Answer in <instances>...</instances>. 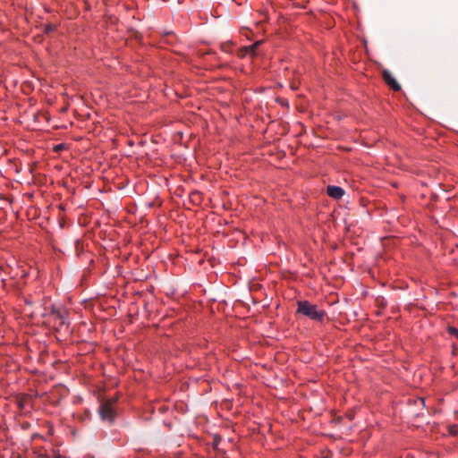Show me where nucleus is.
Listing matches in <instances>:
<instances>
[{
  "label": "nucleus",
  "mask_w": 458,
  "mask_h": 458,
  "mask_svg": "<svg viewBox=\"0 0 458 458\" xmlns=\"http://www.w3.org/2000/svg\"><path fill=\"white\" fill-rule=\"evenodd\" d=\"M47 322L57 332L69 330V312L61 305L52 304L47 315Z\"/></svg>",
  "instance_id": "1"
},
{
  "label": "nucleus",
  "mask_w": 458,
  "mask_h": 458,
  "mask_svg": "<svg viewBox=\"0 0 458 458\" xmlns=\"http://www.w3.org/2000/svg\"><path fill=\"white\" fill-rule=\"evenodd\" d=\"M296 315L304 316L312 321L322 324L327 317V312L309 301H298Z\"/></svg>",
  "instance_id": "2"
},
{
  "label": "nucleus",
  "mask_w": 458,
  "mask_h": 458,
  "mask_svg": "<svg viewBox=\"0 0 458 458\" xmlns=\"http://www.w3.org/2000/svg\"><path fill=\"white\" fill-rule=\"evenodd\" d=\"M118 396H113L105 400H102L98 407V414L100 419L107 422L109 425L114 423L117 417V405Z\"/></svg>",
  "instance_id": "3"
},
{
  "label": "nucleus",
  "mask_w": 458,
  "mask_h": 458,
  "mask_svg": "<svg viewBox=\"0 0 458 458\" xmlns=\"http://www.w3.org/2000/svg\"><path fill=\"white\" fill-rule=\"evenodd\" d=\"M4 271L9 276L10 280L13 282V287H20L21 284H24V280L29 276L27 266L17 261H13L12 264H6Z\"/></svg>",
  "instance_id": "4"
},
{
  "label": "nucleus",
  "mask_w": 458,
  "mask_h": 458,
  "mask_svg": "<svg viewBox=\"0 0 458 458\" xmlns=\"http://www.w3.org/2000/svg\"><path fill=\"white\" fill-rule=\"evenodd\" d=\"M382 78L386 84L388 85L391 89H393L394 91L401 90L400 84L396 81V80L394 78V76L388 70H384L382 72Z\"/></svg>",
  "instance_id": "5"
},
{
  "label": "nucleus",
  "mask_w": 458,
  "mask_h": 458,
  "mask_svg": "<svg viewBox=\"0 0 458 458\" xmlns=\"http://www.w3.org/2000/svg\"><path fill=\"white\" fill-rule=\"evenodd\" d=\"M327 194L332 199H340L344 196V191L340 186L328 185L327 187Z\"/></svg>",
  "instance_id": "6"
},
{
  "label": "nucleus",
  "mask_w": 458,
  "mask_h": 458,
  "mask_svg": "<svg viewBox=\"0 0 458 458\" xmlns=\"http://www.w3.org/2000/svg\"><path fill=\"white\" fill-rule=\"evenodd\" d=\"M261 41H256L255 43L244 47L240 50L239 55L243 57L246 55H250V56H254L257 55V49L261 45Z\"/></svg>",
  "instance_id": "7"
},
{
  "label": "nucleus",
  "mask_w": 458,
  "mask_h": 458,
  "mask_svg": "<svg viewBox=\"0 0 458 458\" xmlns=\"http://www.w3.org/2000/svg\"><path fill=\"white\" fill-rule=\"evenodd\" d=\"M30 403H31V396L28 394H21L16 397L17 407L20 411L25 410Z\"/></svg>",
  "instance_id": "8"
},
{
  "label": "nucleus",
  "mask_w": 458,
  "mask_h": 458,
  "mask_svg": "<svg viewBox=\"0 0 458 458\" xmlns=\"http://www.w3.org/2000/svg\"><path fill=\"white\" fill-rule=\"evenodd\" d=\"M190 199L193 204H200L202 200V197L199 191H194L190 193Z\"/></svg>",
  "instance_id": "9"
},
{
  "label": "nucleus",
  "mask_w": 458,
  "mask_h": 458,
  "mask_svg": "<svg viewBox=\"0 0 458 458\" xmlns=\"http://www.w3.org/2000/svg\"><path fill=\"white\" fill-rule=\"evenodd\" d=\"M92 253L90 252H85L83 250H81V252H78V258L81 259V260H83L84 258L86 259H89V264L93 263V258H92Z\"/></svg>",
  "instance_id": "10"
},
{
  "label": "nucleus",
  "mask_w": 458,
  "mask_h": 458,
  "mask_svg": "<svg viewBox=\"0 0 458 458\" xmlns=\"http://www.w3.org/2000/svg\"><path fill=\"white\" fill-rule=\"evenodd\" d=\"M57 26L52 23H47L43 26V32L45 34H49L55 30H56Z\"/></svg>",
  "instance_id": "11"
},
{
  "label": "nucleus",
  "mask_w": 458,
  "mask_h": 458,
  "mask_svg": "<svg viewBox=\"0 0 458 458\" xmlns=\"http://www.w3.org/2000/svg\"><path fill=\"white\" fill-rule=\"evenodd\" d=\"M446 332L458 339V328L449 325L446 327Z\"/></svg>",
  "instance_id": "12"
},
{
  "label": "nucleus",
  "mask_w": 458,
  "mask_h": 458,
  "mask_svg": "<svg viewBox=\"0 0 458 458\" xmlns=\"http://www.w3.org/2000/svg\"><path fill=\"white\" fill-rule=\"evenodd\" d=\"M222 441V437L219 435H214L213 437V447L214 449L218 448V445Z\"/></svg>",
  "instance_id": "13"
},
{
  "label": "nucleus",
  "mask_w": 458,
  "mask_h": 458,
  "mask_svg": "<svg viewBox=\"0 0 458 458\" xmlns=\"http://www.w3.org/2000/svg\"><path fill=\"white\" fill-rule=\"evenodd\" d=\"M449 433L452 435V436H455L458 434V425H452L449 427Z\"/></svg>",
  "instance_id": "14"
},
{
  "label": "nucleus",
  "mask_w": 458,
  "mask_h": 458,
  "mask_svg": "<svg viewBox=\"0 0 458 458\" xmlns=\"http://www.w3.org/2000/svg\"><path fill=\"white\" fill-rule=\"evenodd\" d=\"M53 458H68L67 456L65 455H63L59 453V451L55 452L54 451V456Z\"/></svg>",
  "instance_id": "15"
},
{
  "label": "nucleus",
  "mask_w": 458,
  "mask_h": 458,
  "mask_svg": "<svg viewBox=\"0 0 458 458\" xmlns=\"http://www.w3.org/2000/svg\"><path fill=\"white\" fill-rule=\"evenodd\" d=\"M38 458H49V456L47 454V453H46V452H44V453H38Z\"/></svg>",
  "instance_id": "16"
},
{
  "label": "nucleus",
  "mask_w": 458,
  "mask_h": 458,
  "mask_svg": "<svg viewBox=\"0 0 458 458\" xmlns=\"http://www.w3.org/2000/svg\"><path fill=\"white\" fill-rule=\"evenodd\" d=\"M418 401L421 403L422 405H424L425 400L423 398H419Z\"/></svg>",
  "instance_id": "17"
},
{
  "label": "nucleus",
  "mask_w": 458,
  "mask_h": 458,
  "mask_svg": "<svg viewBox=\"0 0 458 458\" xmlns=\"http://www.w3.org/2000/svg\"><path fill=\"white\" fill-rule=\"evenodd\" d=\"M25 302H26L27 304H30V305L31 304V301H29V300H27V299L25 300Z\"/></svg>",
  "instance_id": "18"
},
{
  "label": "nucleus",
  "mask_w": 458,
  "mask_h": 458,
  "mask_svg": "<svg viewBox=\"0 0 458 458\" xmlns=\"http://www.w3.org/2000/svg\"><path fill=\"white\" fill-rule=\"evenodd\" d=\"M2 283L4 285H5V279H2Z\"/></svg>",
  "instance_id": "19"
}]
</instances>
